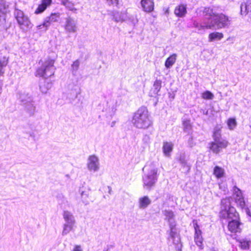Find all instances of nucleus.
Masks as SVG:
<instances>
[{
  "label": "nucleus",
  "instance_id": "obj_1",
  "mask_svg": "<svg viewBox=\"0 0 251 251\" xmlns=\"http://www.w3.org/2000/svg\"><path fill=\"white\" fill-rule=\"evenodd\" d=\"M131 123L134 127L139 129H147L152 125V121L147 108L142 106L133 114Z\"/></svg>",
  "mask_w": 251,
  "mask_h": 251
},
{
  "label": "nucleus",
  "instance_id": "obj_2",
  "mask_svg": "<svg viewBox=\"0 0 251 251\" xmlns=\"http://www.w3.org/2000/svg\"><path fill=\"white\" fill-rule=\"evenodd\" d=\"M148 172L143 176V182L144 187L148 189L153 186L158 179V168L153 162L148 163L145 166Z\"/></svg>",
  "mask_w": 251,
  "mask_h": 251
},
{
  "label": "nucleus",
  "instance_id": "obj_3",
  "mask_svg": "<svg viewBox=\"0 0 251 251\" xmlns=\"http://www.w3.org/2000/svg\"><path fill=\"white\" fill-rule=\"evenodd\" d=\"M209 13V19L210 24L208 25V27L213 29H219L228 27L230 24V21L228 18L223 14H216L210 10Z\"/></svg>",
  "mask_w": 251,
  "mask_h": 251
},
{
  "label": "nucleus",
  "instance_id": "obj_4",
  "mask_svg": "<svg viewBox=\"0 0 251 251\" xmlns=\"http://www.w3.org/2000/svg\"><path fill=\"white\" fill-rule=\"evenodd\" d=\"M214 142H212L210 147L213 152L218 153L223 149L226 148L228 142L225 140L221 139V132L219 129H215L213 133Z\"/></svg>",
  "mask_w": 251,
  "mask_h": 251
},
{
  "label": "nucleus",
  "instance_id": "obj_5",
  "mask_svg": "<svg viewBox=\"0 0 251 251\" xmlns=\"http://www.w3.org/2000/svg\"><path fill=\"white\" fill-rule=\"evenodd\" d=\"M53 64V60L46 61L40 68L37 69L36 75L46 78L53 75L55 69Z\"/></svg>",
  "mask_w": 251,
  "mask_h": 251
},
{
  "label": "nucleus",
  "instance_id": "obj_6",
  "mask_svg": "<svg viewBox=\"0 0 251 251\" xmlns=\"http://www.w3.org/2000/svg\"><path fill=\"white\" fill-rule=\"evenodd\" d=\"M14 15L21 29L26 31L32 27V25L28 17L22 10L15 8Z\"/></svg>",
  "mask_w": 251,
  "mask_h": 251
},
{
  "label": "nucleus",
  "instance_id": "obj_7",
  "mask_svg": "<svg viewBox=\"0 0 251 251\" xmlns=\"http://www.w3.org/2000/svg\"><path fill=\"white\" fill-rule=\"evenodd\" d=\"M220 214L221 217L226 219L227 222L232 220H239V214L234 207H230L226 211H221Z\"/></svg>",
  "mask_w": 251,
  "mask_h": 251
},
{
  "label": "nucleus",
  "instance_id": "obj_8",
  "mask_svg": "<svg viewBox=\"0 0 251 251\" xmlns=\"http://www.w3.org/2000/svg\"><path fill=\"white\" fill-rule=\"evenodd\" d=\"M87 168L90 171L96 172L100 169L99 159L95 155H90L88 159Z\"/></svg>",
  "mask_w": 251,
  "mask_h": 251
},
{
  "label": "nucleus",
  "instance_id": "obj_9",
  "mask_svg": "<svg viewBox=\"0 0 251 251\" xmlns=\"http://www.w3.org/2000/svg\"><path fill=\"white\" fill-rule=\"evenodd\" d=\"M194 227L195 229L194 240L196 245L200 249H202L203 247V238L202 236V232L199 226L197 223L193 222Z\"/></svg>",
  "mask_w": 251,
  "mask_h": 251
},
{
  "label": "nucleus",
  "instance_id": "obj_10",
  "mask_svg": "<svg viewBox=\"0 0 251 251\" xmlns=\"http://www.w3.org/2000/svg\"><path fill=\"white\" fill-rule=\"evenodd\" d=\"M240 14L242 16H248V21L251 22V1L248 0L242 3L240 5Z\"/></svg>",
  "mask_w": 251,
  "mask_h": 251
},
{
  "label": "nucleus",
  "instance_id": "obj_11",
  "mask_svg": "<svg viewBox=\"0 0 251 251\" xmlns=\"http://www.w3.org/2000/svg\"><path fill=\"white\" fill-rule=\"evenodd\" d=\"M64 28L67 32H75L77 30L76 22L72 18H67L66 20Z\"/></svg>",
  "mask_w": 251,
  "mask_h": 251
},
{
  "label": "nucleus",
  "instance_id": "obj_12",
  "mask_svg": "<svg viewBox=\"0 0 251 251\" xmlns=\"http://www.w3.org/2000/svg\"><path fill=\"white\" fill-rule=\"evenodd\" d=\"M8 4L4 0H0V23L3 25L5 22V15L8 9Z\"/></svg>",
  "mask_w": 251,
  "mask_h": 251
},
{
  "label": "nucleus",
  "instance_id": "obj_13",
  "mask_svg": "<svg viewBox=\"0 0 251 251\" xmlns=\"http://www.w3.org/2000/svg\"><path fill=\"white\" fill-rule=\"evenodd\" d=\"M227 222L228 228L230 231L234 233L241 232V223L239 222V220H232V221H229Z\"/></svg>",
  "mask_w": 251,
  "mask_h": 251
},
{
  "label": "nucleus",
  "instance_id": "obj_14",
  "mask_svg": "<svg viewBox=\"0 0 251 251\" xmlns=\"http://www.w3.org/2000/svg\"><path fill=\"white\" fill-rule=\"evenodd\" d=\"M210 24L209 17L203 20L202 23H199L196 21L193 23V27L196 28L200 32H202L205 29H211V27H207Z\"/></svg>",
  "mask_w": 251,
  "mask_h": 251
},
{
  "label": "nucleus",
  "instance_id": "obj_15",
  "mask_svg": "<svg viewBox=\"0 0 251 251\" xmlns=\"http://www.w3.org/2000/svg\"><path fill=\"white\" fill-rule=\"evenodd\" d=\"M63 217L65 224L75 225L76 221L73 214L68 211H64L63 213Z\"/></svg>",
  "mask_w": 251,
  "mask_h": 251
},
{
  "label": "nucleus",
  "instance_id": "obj_16",
  "mask_svg": "<svg viewBox=\"0 0 251 251\" xmlns=\"http://www.w3.org/2000/svg\"><path fill=\"white\" fill-rule=\"evenodd\" d=\"M163 213L165 216V220L168 222L169 226L176 225V222L175 219V215L173 211L170 210H165L163 211Z\"/></svg>",
  "mask_w": 251,
  "mask_h": 251
},
{
  "label": "nucleus",
  "instance_id": "obj_17",
  "mask_svg": "<svg viewBox=\"0 0 251 251\" xmlns=\"http://www.w3.org/2000/svg\"><path fill=\"white\" fill-rule=\"evenodd\" d=\"M141 4L145 12H151L154 9V3L152 0H141Z\"/></svg>",
  "mask_w": 251,
  "mask_h": 251
},
{
  "label": "nucleus",
  "instance_id": "obj_18",
  "mask_svg": "<svg viewBox=\"0 0 251 251\" xmlns=\"http://www.w3.org/2000/svg\"><path fill=\"white\" fill-rule=\"evenodd\" d=\"M178 160L181 168L184 170V171L185 172H189L190 170V166L186 159V156L184 153L180 154Z\"/></svg>",
  "mask_w": 251,
  "mask_h": 251
},
{
  "label": "nucleus",
  "instance_id": "obj_19",
  "mask_svg": "<svg viewBox=\"0 0 251 251\" xmlns=\"http://www.w3.org/2000/svg\"><path fill=\"white\" fill-rule=\"evenodd\" d=\"M187 13L186 5L179 4L177 5L174 11L175 14L178 17L182 18L184 17Z\"/></svg>",
  "mask_w": 251,
  "mask_h": 251
},
{
  "label": "nucleus",
  "instance_id": "obj_20",
  "mask_svg": "<svg viewBox=\"0 0 251 251\" xmlns=\"http://www.w3.org/2000/svg\"><path fill=\"white\" fill-rule=\"evenodd\" d=\"M19 99L24 105L28 102H33V98L29 95V94L25 92H21L19 94Z\"/></svg>",
  "mask_w": 251,
  "mask_h": 251
},
{
  "label": "nucleus",
  "instance_id": "obj_21",
  "mask_svg": "<svg viewBox=\"0 0 251 251\" xmlns=\"http://www.w3.org/2000/svg\"><path fill=\"white\" fill-rule=\"evenodd\" d=\"M139 208L140 209H145L151 203V200L148 196H144L140 198L138 200Z\"/></svg>",
  "mask_w": 251,
  "mask_h": 251
},
{
  "label": "nucleus",
  "instance_id": "obj_22",
  "mask_svg": "<svg viewBox=\"0 0 251 251\" xmlns=\"http://www.w3.org/2000/svg\"><path fill=\"white\" fill-rule=\"evenodd\" d=\"M174 144L171 142H164L163 146V151L166 156H169L170 153L173 149Z\"/></svg>",
  "mask_w": 251,
  "mask_h": 251
},
{
  "label": "nucleus",
  "instance_id": "obj_23",
  "mask_svg": "<svg viewBox=\"0 0 251 251\" xmlns=\"http://www.w3.org/2000/svg\"><path fill=\"white\" fill-rule=\"evenodd\" d=\"M240 247L243 250H249L251 248V241L246 238L238 240Z\"/></svg>",
  "mask_w": 251,
  "mask_h": 251
},
{
  "label": "nucleus",
  "instance_id": "obj_24",
  "mask_svg": "<svg viewBox=\"0 0 251 251\" xmlns=\"http://www.w3.org/2000/svg\"><path fill=\"white\" fill-rule=\"evenodd\" d=\"M33 102V101L28 102L24 105L25 106V110L30 116L33 115L35 111V106Z\"/></svg>",
  "mask_w": 251,
  "mask_h": 251
},
{
  "label": "nucleus",
  "instance_id": "obj_25",
  "mask_svg": "<svg viewBox=\"0 0 251 251\" xmlns=\"http://www.w3.org/2000/svg\"><path fill=\"white\" fill-rule=\"evenodd\" d=\"M176 53H174L166 59L165 66L167 68H171L175 64L176 59Z\"/></svg>",
  "mask_w": 251,
  "mask_h": 251
},
{
  "label": "nucleus",
  "instance_id": "obj_26",
  "mask_svg": "<svg viewBox=\"0 0 251 251\" xmlns=\"http://www.w3.org/2000/svg\"><path fill=\"white\" fill-rule=\"evenodd\" d=\"M75 226V225L63 224L61 233L62 235L64 236L68 234L71 231L74 230Z\"/></svg>",
  "mask_w": 251,
  "mask_h": 251
},
{
  "label": "nucleus",
  "instance_id": "obj_27",
  "mask_svg": "<svg viewBox=\"0 0 251 251\" xmlns=\"http://www.w3.org/2000/svg\"><path fill=\"white\" fill-rule=\"evenodd\" d=\"M183 131L188 134H191L192 131V126L190 120H186L183 121Z\"/></svg>",
  "mask_w": 251,
  "mask_h": 251
},
{
  "label": "nucleus",
  "instance_id": "obj_28",
  "mask_svg": "<svg viewBox=\"0 0 251 251\" xmlns=\"http://www.w3.org/2000/svg\"><path fill=\"white\" fill-rule=\"evenodd\" d=\"M213 174L217 178H221L224 176L225 170L223 168L216 166L214 169Z\"/></svg>",
  "mask_w": 251,
  "mask_h": 251
},
{
  "label": "nucleus",
  "instance_id": "obj_29",
  "mask_svg": "<svg viewBox=\"0 0 251 251\" xmlns=\"http://www.w3.org/2000/svg\"><path fill=\"white\" fill-rule=\"evenodd\" d=\"M230 207H233L230 205V201L229 198L224 199L221 201V211H226Z\"/></svg>",
  "mask_w": 251,
  "mask_h": 251
},
{
  "label": "nucleus",
  "instance_id": "obj_30",
  "mask_svg": "<svg viewBox=\"0 0 251 251\" xmlns=\"http://www.w3.org/2000/svg\"><path fill=\"white\" fill-rule=\"evenodd\" d=\"M223 37V34L219 32H213L209 35V41L212 42L215 40H220Z\"/></svg>",
  "mask_w": 251,
  "mask_h": 251
},
{
  "label": "nucleus",
  "instance_id": "obj_31",
  "mask_svg": "<svg viewBox=\"0 0 251 251\" xmlns=\"http://www.w3.org/2000/svg\"><path fill=\"white\" fill-rule=\"evenodd\" d=\"M51 83L44 81L40 86L41 92L44 94L47 93L48 91L51 87Z\"/></svg>",
  "mask_w": 251,
  "mask_h": 251
},
{
  "label": "nucleus",
  "instance_id": "obj_32",
  "mask_svg": "<svg viewBox=\"0 0 251 251\" xmlns=\"http://www.w3.org/2000/svg\"><path fill=\"white\" fill-rule=\"evenodd\" d=\"M81 193V197L82 202L85 204L89 203V191H81L80 190Z\"/></svg>",
  "mask_w": 251,
  "mask_h": 251
},
{
  "label": "nucleus",
  "instance_id": "obj_33",
  "mask_svg": "<svg viewBox=\"0 0 251 251\" xmlns=\"http://www.w3.org/2000/svg\"><path fill=\"white\" fill-rule=\"evenodd\" d=\"M162 81L160 80L156 79L153 84V87L154 88L153 93L154 94H157L160 91L161 88Z\"/></svg>",
  "mask_w": 251,
  "mask_h": 251
},
{
  "label": "nucleus",
  "instance_id": "obj_34",
  "mask_svg": "<svg viewBox=\"0 0 251 251\" xmlns=\"http://www.w3.org/2000/svg\"><path fill=\"white\" fill-rule=\"evenodd\" d=\"M176 224L173 225L172 226L171 225L169 226L170 229V236L173 240H175L176 237H178L176 230Z\"/></svg>",
  "mask_w": 251,
  "mask_h": 251
},
{
  "label": "nucleus",
  "instance_id": "obj_35",
  "mask_svg": "<svg viewBox=\"0 0 251 251\" xmlns=\"http://www.w3.org/2000/svg\"><path fill=\"white\" fill-rule=\"evenodd\" d=\"M236 121L235 119L230 118L227 121V126L230 130L233 129L236 126Z\"/></svg>",
  "mask_w": 251,
  "mask_h": 251
},
{
  "label": "nucleus",
  "instance_id": "obj_36",
  "mask_svg": "<svg viewBox=\"0 0 251 251\" xmlns=\"http://www.w3.org/2000/svg\"><path fill=\"white\" fill-rule=\"evenodd\" d=\"M202 98L205 100H212L214 95L210 91H206L202 94Z\"/></svg>",
  "mask_w": 251,
  "mask_h": 251
},
{
  "label": "nucleus",
  "instance_id": "obj_37",
  "mask_svg": "<svg viewBox=\"0 0 251 251\" xmlns=\"http://www.w3.org/2000/svg\"><path fill=\"white\" fill-rule=\"evenodd\" d=\"M59 17L60 14L59 13H52L50 16H49L48 20L54 23L57 22L59 19Z\"/></svg>",
  "mask_w": 251,
  "mask_h": 251
},
{
  "label": "nucleus",
  "instance_id": "obj_38",
  "mask_svg": "<svg viewBox=\"0 0 251 251\" xmlns=\"http://www.w3.org/2000/svg\"><path fill=\"white\" fill-rule=\"evenodd\" d=\"M79 61L78 60H76L74 61L72 65V69L73 72H76L79 68Z\"/></svg>",
  "mask_w": 251,
  "mask_h": 251
},
{
  "label": "nucleus",
  "instance_id": "obj_39",
  "mask_svg": "<svg viewBox=\"0 0 251 251\" xmlns=\"http://www.w3.org/2000/svg\"><path fill=\"white\" fill-rule=\"evenodd\" d=\"M47 7L44 5V4H43L42 3H41V4H40L38 8L36 9L35 11V13L36 14H39V13H41L42 12H43L46 9Z\"/></svg>",
  "mask_w": 251,
  "mask_h": 251
},
{
  "label": "nucleus",
  "instance_id": "obj_40",
  "mask_svg": "<svg viewBox=\"0 0 251 251\" xmlns=\"http://www.w3.org/2000/svg\"><path fill=\"white\" fill-rule=\"evenodd\" d=\"M236 201L237 204H239L241 208H243L245 206V202L244 198L241 197L238 198H236Z\"/></svg>",
  "mask_w": 251,
  "mask_h": 251
},
{
  "label": "nucleus",
  "instance_id": "obj_41",
  "mask_svg": "<svg viewBox=\"0 0 251 251\" xmlns=\"http://www.w3.org/2000/svg\"><path fill=\"white\" fill-rule=\"evenodd\" d=\"M73 93L75 96V97L76 98L77 96L80 94V91L79 87L77 85H75L74 86V88L72 90Z\"/></svg>",
  "mask_w": 251,
  "mask_h": 251
},
{
  "label": "nucleus",
  "instance_id": "obj_42",
  "mask_svg": "<svg viewBox=\"0 0 251 251\" xmlns=\"http://www.w3.org/2000/svg\"><path fill=\"white\" fill-rule=\"evenodd\" d=\"M234 190L235 193L236 194V197H237L236 198H238L242 197L241 191L239 188H238L237 187L235 186Z\"/></svg>",
  "mask_w": 251,
  "mask_h": 251
},
{
  "label": "nucleus",
  "instance_id": "obj_43",
  "mask_svg": "<svg viewBox=\"0 0 251 251\" xmlns=\"http://www.w3.org/2000/svg\"><path fill=\"white\" fill-rule=\"evenodd\" d=\"M49 17H47L45 18L44 23V25L47 26L48 28L50 25L53 23L52 22H51L50 20H49Z\"/></svg>",
  "mask_w": 251,
  "mask_h": 251
},
{
  "label": "nucleus",
  "instance_id": "obj_44",
  "mask_svg": "<svg viewBox=\"0 0 251 251\" xmlns=\"http://www.w3.org/2000/svg\"><path fill=\"white\" fill-rule=\"evenodd\" d=\"M118 16H119V13L115 14L114 15L113 18H114V20L116 22L122 21L123 19L120 16L118 17Z\"/></svg>",
  "mask_w": 251,
  "mask_h": 251
},
{
  "label": "nucleus",
  "instance_id": "obj_45",
  "mask_svg": "<svg viewBox=\"0 0 251 251\" xmlns=\"http://www.w3.org/2000/svg\"><path fill=\"white\" fill-rule=\"evenodd\" d=\"M109 5H117L118 4V0H107Z\"/></svg>",
  "mask_w": 251,
  "mask_h": 251
},
{
  "label": "nucleus",
  "instance_id": "obj_46",
  "mask_svg": "<svg viewBox=\"0 0 251 251\" xmlns=\"http://www.w3.org/2000/svg\"><path fill=\"white\" fill-rule=\"evenodd\" d=\"M36 28L37 29H41V30H46L48 27L47 26H46L45 25H44V23L43 22V23L42 24H41L40 25H38L36 26Z\"/></svg>",
  "mask_w": 251,
  "mask_h": 251
},
{
  "label": "nucleus",
  "instance_id": "obj_47",
  "mask_svg": "<svg viewBox=\"0 0 251 251\" xmlns=\"http://www.w3.org/2000/svg\"><path fill=\"white\" fill-rule=\"evenodd\" d=\"M51 2V0H42V3L47 7L48 5H50Z\"/></svg>",
  "mask_w": 251,
  "mask_h": 251
},
{
  "label": "nucleus",
  "instance_id": "obj_48",
  "mask_svg": "<svg viewBox=\"0 0 251 251\" xmlns=\"http://www.w3.org/2000/svg\"><path fill=\"white\" fill-rule=\"evenodd\" d=\"M73 251H82V250L80 246L76 245Z\"/></svg>",
  "mask_w": 251,
  "mask_h": 251
},
{
  "label": "nucleus",
  "instance_id": "obj_49",
  "mask_svg": "<svg viewBox=\"0 0 251 251\" xmlns=\"http://www.w3.org/2000/svg\"><path fill=\"white\" fill-rule=\"evenodd\" d=\"M246 212L248 215L251 217V206L246 209Z\"/></svg>",
  "mask_w": 251,
  "mask_h": 251
},
{
  "label": "nucleus",
  "instance_id": "obj_50",
  "mask_svg": "<svg viewBox=\"0 0 251 251\" xmlns=\"http://www.w3.org/2000/svg\"><path fill=\"white\" fill-rule=\"evenodd\" d=\"M205 10H206V12L207 13V14L209 15V13L210 12V10H211V9H210V8H208L207 10V8H205Z\"/></svg>",
  "mask_w": 251,
  "mask_h": 251
},
{
  "label": "nucleus",
  "instance_id": "obj_51",
  "mask_svg": "<svg viewBox=\"0 0 251 251\" xmlns=\"http://www.w3.org/2000/svg\"><path fill=\"white\" fill-rule=\"evenodd\" d=\"M115 122H113L111 123V127L114 126V125H115Z\"/></svg>",
  "mask_w": 251,
  "mask_h": 251
},
{
  "label": "nucleus",
  "instance_id": "obj_52",
  "mask_svg": "<svg viewBox=\"0 0 251 251\" xmlns=\"http://www.w3.org/2000/svg\"><path fill=\"white\" fill-rule=\"evenodd\" d=\"M103 251H109V248H107V249L103 250Z\"/></svg>",
  "mask_w": 251,
  "mask_h": 251
},
{
  "label": "nucleus",
  "instance_id": "obj_53",
  "mask_svg": "<svg viewBox=\"0 0 251 251\" xmlns=\"http://www.w3.org/2000/svg\"><path fill=\"white\" fill-rule=\"evenodd\" d=\"M212 251H215V250H212Z\"/></svg>",
  "mask_w": 251,
  "mask_h": 251
}]
</instances>
